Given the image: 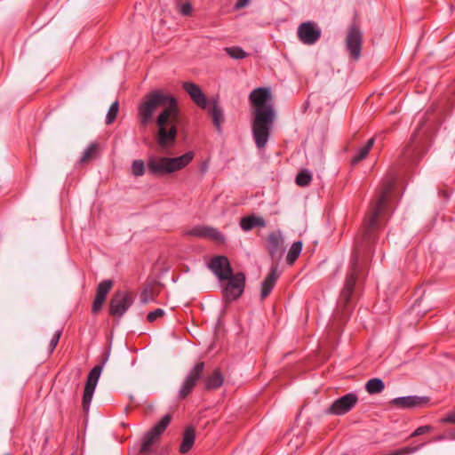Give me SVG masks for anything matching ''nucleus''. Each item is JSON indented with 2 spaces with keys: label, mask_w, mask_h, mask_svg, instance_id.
Returning a JSON list of instances; mask_svg holds the SVG:
<instances>
[{
  "label": "nucleus",
  "mask_w": 455,
  "mask_h": 455,
  "mask_svg": "<svg viewBox=\"0 0 455 455\" xmlns=\"http://www.w3.org/2000/svg\"><path fill=\"white\" fill-rule=\"evenodd\" d=\"M172 420L170 414L164 415L161 420L155 425L143 438V443L140 447V453L147 455L151 451V446L157 440V438L164 432L167 426Z\"/></svg>",
  "instance_id": "9"
},
{
  "label": "nucleus",
  "mask_w": 455,
  "mask_h": 455,
  "mask_svg": "<svg viewBox=\"0 0 455 455\" xmlns=\"http://www.w3.org/2000/svg\"><path fill=\"white\" fill-rule=\"evenodd\" d=\"M132 172L134 176H142L145 172V164L142 160H135L132 164Z\"/></svg>",
  "instance_id": "32"
},
{
  "label": "nucleus",
  "mask_w": 455,
  "mask_h": 455,
  "mask_svg": "<svg viewBox=\"0 0 455 455\" xmlns=\"http://www.w3.org/2000/svg\"><path fill=\"white\" fill-rule=\"evenodd\" d=\"M208 267L220 281H224L233 274V269L226 256L219 255L213 257L209 262Z\"/></svg>",
  "instance_id": "14"
},
{
  "label": "nucleus",
  "mask_w": 455,
  "mask_h": 455,
  "mask_svg": "<svg viewBox=\"0 0 455 455\" xmlns=\"http://www.w3.org/2000/svg\"><path fill=\"white\" fill-rule=\"evenodd\" d=\"M118 110H119V102L117 100H116L115 102H113L111 104V106L109 107L108 111L107 113L106 124L108 125L114 123V121L116 120V118L117 116Z\"/></svg>",
  "instance_id": "29"
},
{
  "label": "nucleus",
  "mask_w": 455,
  "mask_h": 455,
  "mask_svg": "<svg viewBox=\"0 0 455 455\" xmlns=\"http://www.w3.org/2000/svg\"><path fill=\"white\" fill-rule=\"evenodd\" d=\"M228 55L235 60H242L247 57V53L240 47H227L225 49Z\"/></svg>",
  "instance_id": "30"
},
{
  "label": "nucleus",
  "mask_w": 455,
  "mask_h": 455,
  "mask_svg": "<svg viewBox=\"0 0 455 455\" xmlns=\"http://www.w3.org/2000/svg\"><path fill=\"white\" fill-rule=\"evenodd\" d=\"M278 279L277 268L272 267L267 276L264 279L261 284V299H266L273 290Z\"/></svg>",
  "instance_id": "20"
},
{
  "label": "nucleus",
  "mask_w": 455,
  "mask_h": 455,
  "mask_svg": "<svg viewBox=\"0 0 455 455\" xmlns=\"http://www.w3.org/2000/svg\"><path fill=\"white\" fill-rule=\"evenodd\" d=\"M194 156L195 154L188 151L178 157H150L148 161V170L156 176L170 174L188 166Z\"/></svg>",
  "instance_id": "4"
},
{
  "label": "nucleus",
  "mask_w": 455,
  "mask_h": 455,
  "mask_svg": "<svg viewBox=\"0 0 455 455\" xmlns=\"http://www.w3.org/2000/svg\"><path fill=\"white\" fill-rule=\"evenodd\" d=\"M211 103L212 105L211 108V116L212 118V122L218 130V132H221V124L224 122V112L221 107L219 104L218 99H212L211 100Z\"/></svg>",
  "instance_id": "23"
},
{
  "label": "nucleus",
  "mask_w": 455,
  "mask_h": 455,
  "mask_svg": "<svg viewBox=\"0 0 455 455\" xmlns=\"http://www.w3.org/2000/svg\"><path fill=\"white\" fill-rule=\"evenodd\" d=\"M185 235L198 238H209L220 243L225 241L224 235L217 228L207 226H196L186 231Z\"/></svg>",
  "instance_id": "15"
},
{
  "label": "nucleus",
  "mask_w": 455,
  "mask_h": 455,
  "mask_svg": "<svg viewBox=\"0 0 455 455\" xmlns=\"http://www.w3.org/2000/svg\"><path fill=\"white\" fill-rule=\"evenodd\" d=\"M254 109V119L251 124L252 135L257 148L266 147L270 130L275 119V113L270 101L272 95L266 87L254 89L249 96Z\"/></svg>",
  "instance_id": "2"
},
{
  "label": "nucleus",
  "mask_w": 455,
  "mask_h": 455,
  "mask_svg": "<svg viewBox=\"0 0 455 455\" xmlns=\"http://www.w3.org/2000/svg\"><path fill=\"white\" fill-rule=\"evenodd\" d=\"M164 315V311L163 309H161V308H157V309L150 312L148 315L147 319H148V322L153 323L157 318L163 317Z\"/></svg>",
  "instance_id": "33"
},
{
  "label": "nucleus",
  "mask_w": 455,
  "mask_h": 455,
  "mask_svg": "<svg viewBox=\"0 0 455 455\" xmlns=\"http://www.w3.org/2000/svg\"><path fill=\"white\" fill-rule=\"evenodd\" d=\"M283 238L280 232H272L267 236V249L272 258L281 252Z\"/></svg>",
  "instance_id": "21"
},
{
  "label": "nucleus",
  "mask_w": 455,
  "mask_h": 455,
  "mask_svg": "<svg viewBox=\"0 0 455 455\" xmlns=\"http://www.w3.org/2000/svg\"><path fill=\"white\" fill-rule=\"evenodd\" d=\"M427 403V399L419 396L397 397L390 401V403L397 408L408 409L421 406Z\"/></svg>",
  "instance_id": "18"
},
{
  "label": "nucleus",
  "mask_w": 455,
  "mask_h": 455,
  "mask_svg": "<svg viewBox=\"0 0 455 455\" xmlns=\"http://www.w3.org/2000/svg\"><path fill=\"white\" fill-rule=\"evenodd\" d=\"M362 43V31L357 25H351L346 38V47L350 56L355 60H358L361 56Z\"/></svg>",
  "instance_id": "11"
},
{
  "label": "nucleus",
  "mask_w": 455,
  "mask_h": 455,
  "mask_svg": "<svg viewBox=\"0 0 455 455\" xmlns=\"http://www.w3.org/2000/svg\"><path fill=\"white\" fill-rule=\"evenodd\" d=\"M240 227L243 231H250L254 228H265L266 221L260 216L254 214L243 217L240 220Z\"/></svg>",
  "instance_id": "19"
},
{
  "label": "nucleus",
  "mask_w": 455,
  "mask_h": 455,
  "mask_svg": "<svg viewBox=\"0 0 455 455\" xmlns=\"http://www.w3.org/2000/svg\"><path fill=\"white\" fill-rule=\"evenodd\" d=\"M192 12V6L189 3H185L181 5L180 7V12L183 14V15H189Z\"/></svg>",
  "instance_id": "36"
},
{
  "label": "nucleus",
  "mask_w": 455,
  "mask_h": 455,
  "mask_svg": "<svg viewBox=\"0 0 455 455\" xmlns=\"http://www.w3.org/2000/svg\"><path fill=\"white\" fill-rule=\"evenodd\" d=\"M60 335H61V331H57L53 337L52 338V339L50 340V344H49V352L52 353L55 347H57L58 343H59V340H60Z\"/></svg>",
  "instance_id": "34"
},
{
  "label": "nucleus",
  "mask_w": 455,
  "mask_h": 455,
  "mask_svg": "<svg viewBox=\"0 0 455 455\" xmlns=\"http://www.w3.org/2000/svg\"><path fill=\"white\" fill-rule=\"evenodd\" d=\"M182 88L198 107L206 108L208 101L199 85L193 82H184Z\"/></svg>",
  "instance_id": "16"
},
{
  "label": "nucleus",
  "mask_w": 455,
  "mask_h": 455,
  "mask_svg": "<svg viewBox=\"0 0 455 455\" xmlns=\"http://www.w3.org/2000/svg\"><path fill=\"white\" fill-rule=\"evenodd\" d=\"M112 286L113 282L111 280H104L99 283L96 290V296L92 307V311L93 314L98 313L101 309L106 300V297L108 293L110 291Z\"/></svg>",
  "instance_id": "17"
},
{
  "label": "nucleus",
  "mask_w": 455,
  "mask_h": 455,
  "mask_svg": "<svg viewBox=\"0 0 455 455\" xmlns=\"http://www.w3.org/2000/svg\"><path fill=\"white\" fill-rule=\"evenodd\" d=\"M393 183L387 182L383 186L377 198L371 202L362 228L361 237L356 240L355 248L349 272L346 277L344 287L340 292L337 306L335 319L344 321L352 309V295L357 280L359 268L358 259L363 250H370L376 239V230L379 227V218L384 212Z\"/></svg>",
  "instance_id": "1"
},
{
  "label": "nucleus",
  "mask_w": 455,
  "mask_h": 455,
  "mask_svg": "<svg viewBox=\"0 0 455 455\" xmlns=\"http://www.w3.org/2000/svg\"><path fill=\"white\" fill-rule=\"evenodd\" d=\"M204 367V363L199 362L196 363L194 367L189 371L179 390L180 399H185L188 395L192 393L193 389L203 377Z\"/></svg>",
  "instance_id": "7"
},
{
  "label": "nucleus",
  "mask_w": 455,
  "mask_h": 455,
  "mask_svg": "<svg viewBox=\"0 0 455 455\" xmlns=\"http://www.w3.org/2000/svg\"><path fill=\"white\" fill-rule=\"evenodd\" d=\"M224 378L220 369H215L211 375L204 379V387L207 390L217 389L223 384Z\"/></svg>",
  "instance_id": "24"
},
{
  "label": "nucleus",
  "mask_w": 455,
  "mask_h": 455,
  "mask_svg": "<svg viewBox=\"0 0 455 455\" xmlns=\"http://www.w3.org/2000/svg\"><path fill=\"white\" fill-rule=\"evenodd\" d=\"M321 29L312 21L301 23L298 28V37L304 44L311 45L321 37Z\"/></svg>",
  "instance_id": "13"
},
{
  "label": "nucleus",
  "mask_w": 455,
  "mask_h": 455,
  "mask_svg": "<svg viewBox=\"0 0 455 455\" xmlns=\"http://www.w3.org/2000/svg\"><path fill=\"white\" fill-rule=\"evenodd\" d=\"M228 283L222 290V296L226 302L236 300L242 296L245 288V275L243 272L232 274L226 279Z\"/></svg>",
  "instance_id": "6"
},
{
  "label": "nucleus",
  "mask_w": 455,
  "mask_h": 455,
  "mask_svg": "<svg viewBox=\"0 0 455 455\" xmlns=\"http://www.w3.org/2000/svg\"><path fill=\"white\" fill-rule=\"evenodd\" d=\"M148 290L146 289V290L143 291L142 295H141V301H142L143 303H145V304H146V303H148V302L149 301V299H150L148 298Z\"/></svg>",
  "instance_id": "39"
},
{
  "label": "nucleus",
  "mask_w": 455,
  "mask_h": 455,
  "mask_svg": "<svg viewBox=\"0 0 455 455\" xmlns=\"http://www.w3.org/2000/svg\"><path fill=\"white\" fill-rule=\"evenodd\" d=\"M301 250H302V243L300 241L294 242L291 244V246L288 251V254L286 257L287 263L290 265H292L299 258V256L301 252Z\"/></svg>",
  "instance_id": "27"
},
{
  "label": "nucleus",
  "mask_w": 455,
  "mask_h": 455,
  "mask_svg": "<svg viewBox=\"0 0 455 455\" xmlns=\"http://www.w3.org/2000/svg\"><path fill=\"white\" fill-rule=\"evenodd\" d=\"M102 365L94 366L88 374V378L85 383L84 395L82 400V406L84 411H87L90 407V403L92 399L94 389L100 379Z\"/></svg>",
  "instance_id": "12"
},
{
  "label": "nucleus",
  "mask_w": 455,
  "mask_h": 455,
  "mask_svg": "<svg viewBox=\"0 0 455 455\" xmlns=\"http://www.w3.org/2000/svg\"><path fill=\"white\" fill-rule=\"evenodd\" d=\"M132 294L126 291H116L109 302V315L120 318L132 305Z\"/></svg>",
  "instance_id": "8"
},
{
  "label": "nucleus",
  "mask_w": 455,
  "mask_h": 455,
  "mask_svg": "<svg viewBox=\"0 0 455 455\" xmlns=\"http://www.w3.org/2000/svg\"><path fill=\"white\" fill-rule=\"evenodd\" d=\"M312 180V175L309 171L303 170L299 172L296 176V184L299 187H306L310 184Z\"/></svg>",
  "instance_id": "28"
},
{
  "label": "nucleus",
  "mask_w": 455,
  "mask_h": 455,
  "mask_svg": "<svg viewBox=\"0 0 455 455\" xmlns=\"http://www.w3.org/2000/svg\"><path fill=\"white\" fill-rule=\"evenodd\" d=\"M443 422H447V423H452V424H455V411L452 412V413H450L446 418H444L443 419ZM452 438L455 439V432L453 433L452 435Z\"/></svg>",
  "instance_id": "37"
},
{
  "label": "nucleus",
  "mask_w": 455,
  "mask_h": 455,
  "mask_svg": "<svg viewBox=\"0 0 455 455\" xmlns=\"http://www.w3.org/2000/svg\"><path fill=\"white\" fill-rule=\"evenodd\" d=\"M178 121L179 116L172 120V117H169L168 111H161L157 116L156 122L158 127L156 141L161 149H168L175 144Z\"/></svg>",
  "instance_id": "5"
},
{
  "label": "nucleus",
  "mask_w": 455,
  "mask_h": 455,
  "mask_svg": "<svg viewBox=\"0 0 455 455\" xmlns=\"http://www.w3.org/2000/svg\"><path fill=\"white\" fill-rule=\"evenodd\" d=\"M250 0H238L236 4H235V9L239 10L241 8H243L249 4Z\"/></svg>",
  "instance_id": "38"
},
{
  "label": "nucleus",
  "mask_w": 455,
  "mask_h": 455,
  "mask_svg": "<svg viewBox=\"0 0 455 455\" xmlns=\"http://www.w3.org/2000/svg\"><path fill=\"white\" fill-rule=\"evenodd\" d=\"M430 426H422L418 427L411 435V437H415L418 435H421L425 433H427L430 430Z\"/></svg>",
  "instance_id": "35"
},
{
  "label": "nucleus",
  "mask_w": 455,
  "mask_h": 455,
  "mask_svg": "<svg viewBox=\"0 0 455 455\" xmlns=\"http://www.w3.org/2000/svg\"><path fill=\"white\" fill-rule=\"evenodd\" d=\"M163 108L162 111H168L169 117L174 120L179 116L178 101L174 96L163 90H154L147 93L138 105V119L142 126H147L156 110Z\"/></svg>",
  "instance_id": "3"
},
{
  "label": "nucleus",
  "mask_w": 455,
  "mask_h": 455,
  "mask_svg": "<svg viewBox=\"0 0 455 455\" xmlns=\"http://www.w3.org/2000/svg\"><path fill=\"white\" fill-rule=\"evenodd\" d=\"M374 138H371L363 147L360 148L357 153L351 159V164L355 165L363 160L368 156L370 150L374 145Z\"/></svg>",
  "instance_id": "25"
},
{
  "label": "nucleus",
  "mask_w": 455,
  "mask_h": 455,
  "mask_svg": "<svg viewBox=\"0 0 455 455\" xmlns=\"http://www.w3.org/2000/svg\"><path fill=\"white\" fill-rule=\"evenodd\" d=\"M196 440V431L194 427H188L185 428L182 442L180 446V452L184 454L191 450Z\"/></svg>",
  "instance_id": "22"
},
{
  "label": "nucleus",
  "mask_w": 455,
  "mask_h": 455,
  "mask_svg": "<svg viewBox=\"0 0 455 455\" xmlns=\"http://www.w3.org/2000/svg\"><path fill=\"white\" fill-rule=\"evenodd\" d=\"M358 403V396L355 393H348L336 399L326 410V414L341 416L350 411Z\"/></svg>",
  "instance_id": "10"
},
{
  "label": "nucleus",
  "mask_w": 455,
  "mask_h": 455,
  "mask_svg": "<svg viewBox=\"0 0 455 455\" xmlns=\"http://www.w3.org/2000/svg\"><path fill=\"white\" fill-rule=\"evenodd\" d=\"M385 388V384L382 379L374 378L369 379L365 384V390L370 395H376L381 393Z\"/></svg>",
  "instance_id": "26"
},
{
  "label": "nucleus",
  "mask_w": 455,
  "mask_h": 455,
  "mask_svg": "<svg viewBox=\"0 0 455 455\" xmlns=\"http://www.w3.org/2000/svg\"><path fill=\"white\" fill-rule=\"evenodd\" d=\"M98 145L96 143L91 144L84 151L80 159L81 163H86L96 156Z\"/></svg>",
  "instance_id": "31"
}]
</instances>
